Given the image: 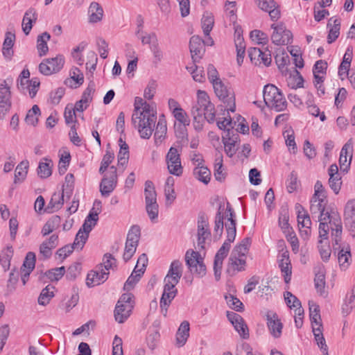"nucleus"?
Returning <instances> with one entry per match:
<instances>
[{"instance_id":"obj_20","label":"nucleus","mask_w":355,"mask_h":355,"mask_svg":"<svg viewBox=\"0 0 355 355\" xmlns=\"http://www.w3.org/2000/svg\"><path fill=\"white\" fill-rule=\"evenodd\" d=\"M336 251H338V261L340 268L342 270H345L352 263L350 247L348 244L343 246L339 245L337 247V250Z\"/></svg>"},{"instance_id":"obj_64","label":"nucleus","mask_w":355,"mask_h":355,"mask_svg":"<svg viewBox=\"0 0 355 355\" xmlns=\"http://www.w3.org/2000/svg\"><path fill=\"white\" fill-rule=\"evenodd\" d=\"M173 113L175 119L180 123L184 126L189 125L190 120L187 113L182 108H175Z\"/></svg>"},{"instance_id":"obj_3","label":"nucleus","mask_w":355,"mask_h":355,"mask_svg":"<svg viewBox=\"0 0 355 355\" xmlns=\"http://www.w3.org/2000/svg\"><path fill=\"white\" fill-rule=\"evenodd\" d=\"M197 98V103L192 107L191 114L193 117L194 128L200 131L205 121L209 123L215 121L216 111L214 105L210 101L206 92L198 90Z\"/></svg>"},{"instance_id":"obj_58","label":"nucleus","mask_w":355,"mask_h":355,"mask_svg":"<svg viewBox=\"0 0 355 355\" xmlns=\"http://www.w3.org/2000/svg\"><path fill=\"white\" fill-rule=\"evenodd\" d=\"M320 256L324 261H327L331 256V250L329 245V241L320 239L318 245Z\"/></svg>"},{"instance_id":"obj_39","label":"nucleus","mask_w":355,"mask_h":355,"mask_svg":"<svg viewBox=\"0 0 355 355\" xmlns=\"http://www.w3.org/2000/svg\"><path fill=\"white\" fill-rule=\"evenodd\" d=\"M289 213L287 207H282L279 211V225L284 234L293 230L288 223Z\"/></svg>"},{"instance_id":"obj_63","label":"nucleus","mask_w":355,"mask_h":355,"mask_svg":"<svg viewBox=\"0 0 355 355\" xmlns=\"http://www.w3.org/2000/svg\"><path fill=\"white\" fill-rule=\"evenodd\" d=\"M94 87V83L91 82L83 93L81 99L80 101L86 104V105H89V103L92 101V94L95 91Z\"/></svg>"},{"instance_id":"obj_50","label":"nucleus","mask_w":355,"mask_h":355,"mask_svg":"<svg viewBox=\"0 0 355 355\" xmlns=\"http://www.w3.org/2000/svg\"><path fill=\"white\" fill-rule=\"evenodd\" d=\"M217 126L219 129L224 131V135L230 132V135L238 136L237 134H234V126L230 116L229 118H223L222 121L218 120L217 121Z\"/></svg>"},{"instance_id":"obj_23","label":"nucleus","mask_w":355,"mask_h":355,"mask_svg":"<svg viewBox=\"0 0 355 355\" xmlns=\"http://www.w3.org/2000/svg\"><path fill=\"white\" fill-rule=\"evenodd\" d=\"M279 267L281 270L284 282L288 284L291 279L292 267L288 252H284L281 255L279 261Z\"/></svg>"},{"instance_id":"obj_22","label":"nucleus","mask_w":355,"mask_h":355,"mask_svg":"<svg viewBox=\"0 0 355 355\" xmlns=\"http://www.w3.org/2000/svg\"><path fill=\"white\" fill-rule=\"evenodd\" d=\"M182 275V264L178 260L173 261L169 270L164 278V282H171L178 284Z\"/></svg>"},{"instance_id":"obj_56","label":"nucleus","mask_w":355,"mask_h":355,"mask_svg":"<svg viewBox=\"0 0 355 355\" xmlns=\"http://www.w3.org/2000/svg\"><path fill=\"white\" fill-rule=\"evenodd\" d=\"M214 176L216 180L222 182L225 178V173L223 169V157L221 155L216 157L214 164Z\"/></svg>"},{"instance_id":"obj_46","label":"nucleus","mask_w":355,"mask_h":355,"mask_svg":"<svg viewBox=\"0 0 355 355\" xmlns=\"http://www.w3.org/2000/svg\"><path fill=\"white\" fill-rule=\"evenodd\" d=\"M250 243L251 240L250 238L243 239L239 245L234 247L231 254L245 257V254L248 253Z\"/></svg>"},{"instance_id":"obj_51","label":"nucleus","mask_w":355,"mask_h":355,"mask_svg":"<svg viewBox=\"0 0 355 355\" xmlns=\"http://www.w3.org/2000/svg\"><path fill=\"white\" fill-rule=\"evenodd\" d=\"M201 23L202 28L205 35H209V33L212 30L214 24V16L209 12L205 13L202 16Z\"/></svg>"},{"instance_id":"obj_60","label":"nucleus","mask_w":355,"mask_h":355,"mask_svg":"<svg viewBox=\"0 0 355 355\" xmlns=\"http://www.w3.org/2000/svg\"><path fill=\"white\" fill-rule=\"evenodd\" d=\"M66 270L64 266L59 268H55L51 270H49L45 272L46 277L53 281H58L64 275Z\"/></svg>"},{"instance_id":"obj_21","label":"nucleus","mask_w":355,"mask_h":355,"mask_svg":"<svg viewBox=\"0 0 355 355\" xmlns=\"http://www.w3.org/2000/svg\"><path fill=\"white\" fill-rule=\"evenodd\" d=\"M267 325L272 336L275 338H279L282 334L283 324L278 316L275 313H268L267 314Z\"/></svg>"},{"instance_id":"obj_53","label":"nucleus","mask_w":355,"mask_h":355,"mask_svg":"<svg viewBox=\"0 0 355 355\" xmlns=\"http://www.w3.org/2000/svg\"><path fill=\"white\" fill-rule=\"evenodd\" d=\"M313 333L317 345L323 351H328V347L322 334V327H312Z\"/></svg>"},{"instance_id":"obj_18","label":"nucleus","mask_w":355,"mask_h":355,"mask_svg":"<svg viewBox=\"0 0 355 355\" xmlns=\"http://www.w3.org/2000/svg\"><path fill=\"white\" fill-rule=\"evenodd\" d=\"M327 204L326 198H314L312 197L311 200L310 211L311 215L318 214V218H322L325 216V214L333 215L334 211L329 212V211H325V205Z\"/></svg>"},{"instance_id":"obj_52","label":"nucleus","mask_w":355,"mask_h":355,"mask_svg":"<svg viewBox=\"0 0 355 355\" xmlns=\"http://www.w3.org/2000/svg\"><path fill=\"white\" fill-rule=\"evenodd\" d=\"M44 160L46 162H40L39 163V166L37 167V174L41 178H49L51 173V160L47 158H44Z\"/></svg>"},{"instance_id":"obj_29","label":"nucleus","mask_w":355,"mask_h":355,"mask_svg":"<svg viewBox=\"0 0 355 355\" xmlns=\"http://www.w3.org/2000/svg\"><path fill=\"white\" fill-rule=\"evenodd\" d=\"M64 189L61 193H54L46 208L45 209V211L49 213H53L61 209L64 203Z\"/></svg>"},{"instance_id":"obj_13","label":"nucleus","mask_w":355,"mask_h":355,"mask_svg":"<svg viewBox=\"0 0 355 355\" xmlns=\"http://www.w3.org/2000/svg\"><path fill=\"white\" fill-rule=\"evenodd\" d=\"M273 33L271 35L272 42L276 45H286L293 41L292 33L286 28L283 24L271 25Z\"/></svg>"},{"instance_id":"obj_7","label":"nucleus","mask_w":355,"mask_h":355,"mask_svg":"<svg viewBox=\"0 0 355 355\" xmlns=\"http://www.w3.org/2000/svg\"><path fill=\"white\" fill-rule=\"evenodd\" d=\"M185 261L192 273L200 277L205 275L206 266L203 263V258L198 252L187 250L185 254Z\"/></svg>"},{"instance_id":"obj_11","label":"nucleus","mask_w":355,"mask_h":355,"mask_svg":"<svg viewBox=\"0 0 355 355\" xmlns=\"http://www.w3.org/2000/svg\"><path fill=\"white\" fill-rule=\"evenodd\" d=\"M64 64V57L58 55L53 58L44 59L39 64V71L45 76H49L53 73L60 71Z\"/></svg>"},{"instance_id":"obj_30","label":"nucleus","mask_w":355,"mask_h":355,"mask_svg":"<svg viewBox=\"0 0 355 355\" xmlns=\"http://www.w3.org/2000/svg\"><path fill=\"white\" fill-rule=\"evenodd\" d=\"M333 215L325 214L322 218H318L319 225V238L324 241H328V234L329 227L332 226L331 219Z\"/></svg>"},{"instance_id":"obj_35","label":"nucleus","mask_w":355,"mask_h":355,"mask_svg":"<svg viewBox=\"0 0 355 355\" xmlns=\"http://www.w3.org/2000/svg\"><path fill=\"white\" fill-rule=\"evenodd\" d=\"M29 163L27 160L21 161L16 167L15 171L14 182H22L26 178Z\"/></svg>"},{"instance_id":"obj_24","label":"nucleus","mask_w":355,"mask_h":355,"mask_svg":"<svg viewBox=\"0 0 355 355\" xmlns=\"http://www.w3.org/2000/svg\"><path fill=\"white\" fill-rule=\"evenodd\" d=\"M133 307V304H116L114 311L115 320L119 323H123L130 317Z\"/></svg>"},{"instance_id":"obj_42","label":"nucleus","mask_w":355,"mask_h":355,"mask_svg":"<svg viewBox=\"0 0 355 355\" xmlns=\"http://www.w3.org/2000/svg\"><path fill=\"white\" fill-rule=\"evenodd\" d=\"M245 263V257L231 254L229 258L230 268H228L227 270L230 271L231 268L234 271L236 270L239 272L244 270Z\"/></svg>"},{"instance_id":"obj_41","label":"nucleus","mask_w":355,"mask_h":355,"mask_svg":"<svg viewBox=\"0 0 355 355\" xmlns=\"http://www.w3.org/2000/svg\"><path fill=\"white\" fill-rule=\"evenodd\" d=\"M55 287L51 285L46 286L43 288L39 295L37 302L40 305H47L54 297Z\"/></svg>"},{"instance_id":"obj_1","label":"nucleus","mask_w":355,"mask_h":355,"mask_svg":"<svg viewBox=\"0 0 355 355\" xmlns=\"http://www.w3.org/2000/svg\"><path fill=\"white\" fill-rule=\"evenodd\" d=\"M156 119L155 112L150 104L141 98L136 97L132 115V123L134 127L138 130L141 138L149 139L150 137Z\"/></svg>"},{"instance_id":"obj_49","label":"nucleus","mask_w":355,"mask_h":355,"mask_svg":"<svg viewBox=\"0 0 355 355\" xmlns=\"http://www.w3.org/2000/svg\"><path fill=\"white\" fill-rule=\"evenodd\" d=\"M314 284L317 292L320 293V295H324L325 293V275L322 270H320L318 272H315Z\"/></svg>"},{"instance_id":"obj_44","label":"nucleus","mask_w":355,"mask_h":355,"mask_svg":"<svg viewBox=\"0 0 355 355\" xmlns=\"http://www.w3.org/2000/svg\"><path fill=\"white\" fill-rule=\"evenodd\" d=\"M224 210H225L224 205L220 204L219 205L218 211L216 215L214 232H216V235H218V236H220L223 232V227H224L223 211H224Z\"/></svg>"},{"instance_id":"obj_19","label":"nucleus","mask_w":355,"mask_h":355,"mask_svg":"<svg viewBox=\"0 0 355 355\" xmlns=\"http://www.w3.org/2000/svg\"><path fill=\"white\" fill-rule=\"evenodd\" d=\"M260 9L268 12L272 21H277L280 17V10L274 0H257Z\"/></svg>"},{"instance_id":"obj_59","label":"nucleus","mask_w":355,"mask_h":355,"mask_svg":"<svg viewBox=\"0 0 355 355\" xmlns=\"http://www.w3.org/2000/svg\"><path fill=\"white\" fill-rule=\"evenodd\" d=\"M340 20L335 19L334 20V25L331 26L327 36V42L329 44H331L338 37L340 34Z\"/></svg>"},{"instance_id":"obj_43","label":"nucleus","mask_w":355,"mask_h":355,"mask_svg":"<svg viewBox=\"0 0 355 355\" xmlns=\"http://www.w3.org/2000/svg\"><path fill=\"white\" fill-rule=\"evenodd\" d=\"M61 218L58 216H54L51 218H50L43 226L41 233L45 236L52 232H53L55 229H57L60 223Z\"/></svg>"},{"instance_id":"obj_36","label":"nucleus","mask_w":355,"mask_h":355,"mask_svg":"<svg viewBox=\"0 0 355 355\" xmlns=\"http://www.w3.org/2000/svg\"><path fill=\"white\" fill-rule=\"evenodd\" d=\"M174 183L175 180L173 177L169 176L167 178L164 185V195L167 205H171L176 198L173 187Z\"/></svg>"},{"instance_id":"obj_4","label":"nucleus","mask_w":355,"mask_h":355,"mask_svg":"<svg viewBox=\"0 0 355 355\" xmlns=\"http://www.w3.org/2000/svg\"><path fill=\"white\" fill-rule=\"evenodd\" d=\"M263 100L268 107L276 112L284 110L287 102L283 94L276 86L268 84L264 86L263 90Z\"/></svg>"},{"instance_id":"obj_31","label":"nucleus","mask_w":355,"mask_h":355,"mask_svg":"<svg viewBox=\"0 0 355 355\" xmlns=\"http://www.w3.org/2000/svg\"><path fill=\"white\" fill-rule=\"evenodd\" d=\"M237 137L238 136L230 135V132L222 136V141L224 144L225 152L226 155L230 157H233L236 152L235 143Z\"/></svg>"},{"instance_id":"obj_8","label":"nucleus","mask_w":355,"mask_h":355,"mask_svg":"<svg viewBox=\"0 0 355 355\" xmlns=\"http://www.w3.org/2000/svg\"><path fill=\"white\" fill-rule=\"evenodd\" d=\"M140 237V228L137 225L132 226L128 232L123 254V260L127 262L135 254Z\"/></svg>"},{"instance_id":"obj_55","label":"nucleus","mask_w":355,"mask_h":355,"mask_svg":"<svg viewBox=\"0 0 355 355\" xmlns=\"http://www.w3.org/2000/svg\"><path fill=\"white\" fill-rule=\"evenodd\" d=\"M40 115V110L38 105H34L26 114L25 121L27 124L35 126L38 121L37 116Z\"/></svg>"},{"instance_id":"obj_47","label":"nucleus","mask_w":355,"mask_h":355,"mask_svg":"<svg viewBox=\"0 0 355 355\" xmlns=\"http://www.w3.org/2000/svg\"><path fill=\"white\" fill-rule=\"evenodd\" d=\"M355 306V286L352 289L351 293L346 296L345 301L342 306L343 313L348 315Z\"/></svg>"},{"instance_id":"obj_2","label":"nucleus","mask_w":355,"mask_h":355,"mask_svg":"<svg viewBox=\"0 0 355 355\" xmlns=\"http://www.w3.org/2000/svg\"><path fill=\"white\" fill-rule=\"evenodd\" d=\"M225 217L227 219L225 224L227 239L218 250L214 258V270L216 280H218L220 277L223 259L227 257L230 249L231 243L234 241L236 234L235 214L230 203L227 205Z\"/></svg>"},{"instance_id":"obj_14","label":"nucleus","mask_w":355,"mask_h":355,"mask_svg":"<svg viewBox=\"0 0 355 355\" xmlns=\"http://www.w3.org/2000/svg\"><path fill=\"white\" fill-rule=\"evenodd\" d=\"M210 236L207 216L205 213H200L198 217V246L200 249H205V241Z\"/></svg>"},{"instance_id":"obj_38","label":"nucleus","mask_w":355,"mask_h":355,"mask_svg":"<svg viewBox=\"0 0 355 355\" xmlns=\"http://www.w3.org/2000/svg\"><path fill=\"white\" fill-rule=\"evenodd\" d=\"M98 220V212L90 211L89 215L86 217L84 223L80 229L82 231L89 235L93 227H94Z\"/></svg>"},{"instance_id":"obj_32","label":"nucleus","mask_w":355,"mask_h":355,"mask_svg":"<svg viewBox=\"0 0 355 355\" xmlns=\"http://www.w3.org/2000/svg\"><path fill=\"white\" fill-rule=\"evenodd\" d=\"M15 40V35L10 32L6 33L5 40L3 44L2 53L3 56L8 59L11 60L13 55L12 47Z\"/></svg>"},{"instance_id":"obj_57","label":"nucleus","mask_w":355,"mask_h":355,"mask_svg":"<svg viewBox=\"0 0 355 355\" xmlns=\"http://www.w3.org/2000/svg\"><path fill=\"white\" fill-rule=\"evenodd\" d=\"M187 69L192 74L193 79L199 83L205 81V74L202 67H198L196 64L187 67Z\"/></svg>"},{"instance_id":"obj_17","label":"nucleus","mask_w":355,"mask_h":355,"mask_svg":"<svg viewBox=\"0 0 355 355\" xmlns=\"http://www.w3.org/2000/svg\"><path fill=\"white\" fill-rule=\"evenodd\" d=\"M109 275V272L104 271L102 266L90 271L87 276L86 284L88 287H94L105 282Z\"/></svg>"},{"instance_id":"obj_5","label":"nucleus","mask_w":355,"mask_h":355,"mask_svg":"<svg viewBox=\"0 0 355 355\" xmlns=\"http://www.w3.org/2000/svg\"><path fill=\"white\" fill-rule=\"evenodd\" d=\"M144 194L148 216L152 222H155L158 217L159 206L157 202V193L153 182L147 180L145 182Z\"/></svg>"},{"instance_id":"obj_6","label":"nucleus","mask_w":355,"mask_h":355,"mask_svg":"<svg viewBox=\"0 0 355 355\" xmlns=\"http://www.w3.org/2000/svg\"><path fill=\"white\" fill-rule=\"evenodd\" d=\"M216 96L225 105L227 110L234 112L236 110L234 93L220 80L211 84Z\"/></svg>"},{"instance_id":"obj_26","label":"nucleus","mask_w":355,"mask_h":355,"mask_svg":"<svg viewBox=\"0 0 355 355\" xmlns=\"http://www.w3.org/2000/svg\"><path fill=\"white\" fill-rule=\"evenodd\" d=\"M37 19L36 10L30 8L24 14L22 20V29L25 35H28L33 27V23L35 22Z\"/></svg>"},{"instance_id":"obj_28","label":"nucleus","mask_w":355,"mask_h":355,"mask_svg":"<svg viewBox=\"0 0 355 355\" xmlns=\"http://www.w3.org/2000/svg\"><path fill=\"white\" fill-rule=\"evenodd\" d=\"M189 322L187 320L183 321L176 333V345L178 347H182L185 345L189 336Z\"/></svg>"},{"instance_id":"obj_27","label":"nucleus","mask_w":355,"mask_h":355,"mask_svg":"<svg viewBox=\"0 0 355 355\" xmlns=\"http://www.w3.org/2000/svg\"><path fill=\"white\" fill-rule=\"evenodd\" d=\"M287 299H291V297L293 298V308H295V323L297 328H300L303 324V315H304V309L302 307V304L300 301L293 295L291 292H287Z\"/></svg>"},{"instance_id":"obj_40","label":"nucleus","mask_w":355,"mask_h":355,"mask_svg":"<svg viewBox=\"0 0 355 355\" xmlns=\"http://www.w3.org/2000/svg\"><path fill=\"white\" fill-rule=\"evenodd\" d=\"M193 175L197 180L207 184L210 181L211 172L207 167L200 165L194 168Z\"/></svg>"},{"instance_id":"obj_10","label":"nucleus","mask_w":355,"mask_h":355,"mask_svg":"<svg viewBox=\"0 0 355 355\" xmlns=\"http://www.w3.org/2000/svg\"><path fill=\"white\" fill-rule=\"evenodd\" d=\"M116 171V168L112 166L104 174L100 183V192L103 196H109L116 188L118 180Z\"/></svg>"},{"instance_id":"obj_54","label":"nucleus","mask_w":355,"mask_h":355,"mask_svg":"<svg viewBox=\"0 0 355 355\" xmlns=\"http://www.w3.org/2000/svg\"><path fill=\"white\" fill-rule=\"evenodd\" d=\"M309 310L312 327H322L319 306L316 304L311 305L309 304Z\"/></svg>"},{"instance_id":"obj_48","label":"nucleus","mask_w":355,"mask_h":355,"mask_svg":"<svg viewBox=\"0 0 355 355\" xmlns=\"http://www.w3.org/2000/svg\"><path fill=\"white\" fill-rule=\"evenodd\" d=\"M284 137L285 138L286 144L288 150L293 154L297 152V145L295 141L294 131L291 128L286 130L283 132Z\"/></svg>"},{"instance_id":"obj_12","label":"nucleus","mask_w":355,"mask_h":355,"mask_svg":"<svg viewBox=\"0 0 355 355\" xmlns=\"http://www.w3.org/2000/svg\"><path fill=\"white\" fill-rule=\"evenodd\" d=\"M176 285L171 282H164V291L160 299V309L161 313L165 317L167 315L168 306L178 293Z\"/></svg>"},{"instance_id":"obj_62","label":"nucleus","mask_w":355,"mask_h":355,"mask_svg":"<svg viewBox=\"0 0 355 355\" xmlns=\"http://www.w3.org/2000/svg\"><path fill=\"white\" fill-rule=\"evenodd\" d=\"M225 300L231 309H234L236 311H242L243 310V303L234 295H225Z\"/></svg>"},{"instance_id":"obj_15","label":"nucleus","mask_w":355,"mask_h":355,"mask_svg":"<svg viewBox=\"0 0 355 355\" xmlns=\"http://www.w3.org/2000/svg\"><path fill=\"white\" fill-rule=\"evenodd\" d=\"M344 221L350 234L355 236V200L347 202L344 209Z\"/></svg>"},{"instance_id":"obj_37","label":"nucleus","mask_w":355,"mask_h":355,"mask_svg":"<svg viewBox=\"0 0 355 355\" xmlns=\"http://www.w3.org/2000/svg\"><path fill=\"white\" fill-rule=\"evenodd\" d=\"M51 35L49 33L44 32L38 35L37 39V49L39 56L42 57L45 55L49 51L47 42L50 40Z\"/></svg>"},{"instance_id":"obj_9","label":"nucleus","mask_w":355,"mask_h":355,"mask_svg":"<svg viewBox=\"0 0 355 355\" xmlns=\"http://www.w3.org/2000/svg\"><path fill=\"white\" fill-rule=\"evenodd\" d=\"M166 162L168 172L175 176H181L183 173V166L181 163L180 150L171 147L166 155Z\"/></svg>"},{"instance_id":"obj_34","label":"nucleus","mask_w":355,"mask_h":355,"mask_svg":"<svg viewBox=\"0 0 355 355\" xmlns=\"http://www.w3.org/2000/svg\"><path fill=\"white\" fill-rule=\"evenodd\" d=\"M295 209L297 211L298 225H301L303 228H311V220L309 214L306 213L304 207L301 205L297 204Z\"/></svg>"},{"instance_id":"obj_45","label":"nucleus","mask_w":355,"mask_h":355,"mask_svg":"<svg viewBox=\"0 0 355 355\" xmlns=\"http://www.w3.org/2000/svg\"><path fill=\"white\" fill-rule=\"evenodd\" d=\"M166 122L164 119H159L157 124L154 137L155 143H161L166 134Z\"/></svg>"},{"instance_id":"obj_25","label":"nucleus","mask_w":355,"mask_h":355,"mask_svg":"<svg viewBox=\"0 0 355 355\" xmlns=\"http://www.w3.org/2000/svg\"><path fill=\"white\" fill-rule=\"evenodd\" d=\"M189 49L192 59L194 62L200 59L204 51V41L198 35H193L190 39Z\"/></svg>"},{"instance_id":"obj_16","label":"nucleus","mask_w":355,"mask_h":355,"mask_svg":"<svg viewBox=\"0 0 355 355\" xmlns=\"http://www.w3.org/2000/svg\"><path fill=\"white\" fill-rule=\"evenodd\" d=\"M331 223V230L333 248L334 250H336L337 247L341 245L340 241L343 230L341 219L337 212H333Z\"/></svg>"},{"instance_id":"obj_61","label":"nucleus","mask_w":355,"mask_h":355,"mask_svg":"<svg viewBox=\"0 0 355 355\" xmlns=\"http://www.w3.org/2000/svg\"><path fill=\"white\" fill-rule=\"evenodd\" d=\"M88 237L89 235L83 232L82 229H80L76 235V238L72 245L76 249L82 250Z\"/></svg>"},{"instance_id":"obj_33","label":"nucleus","mask_w":355,"mask_h":355,"mask_svg":"<svg viewBox=\"0 0 355 355\" xmlns=\"http://www.w3.org/2000/svg\"><path fill=\"white\" fill-rule=\"evenodd\" d=\"M88 15L90 23H97L101 21L103 16V8L97 2L91 3L88 9Z\"/></svg>"}]
</instances>
